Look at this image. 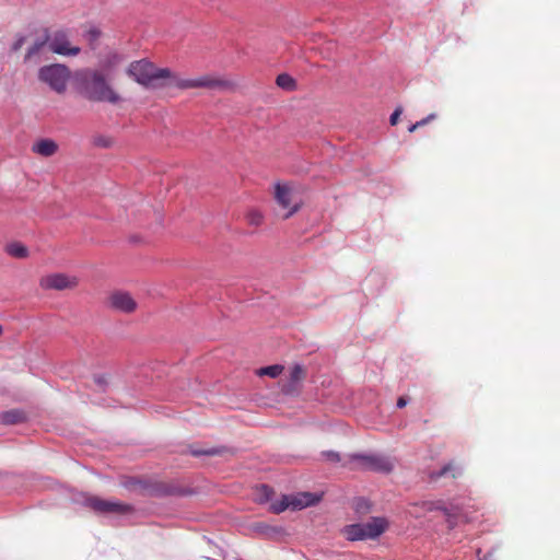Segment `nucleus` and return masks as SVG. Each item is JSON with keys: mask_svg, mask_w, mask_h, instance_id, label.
<instances>
[{"mask_svg": "<svg viewBox=\"0 0 560 560\" xmlns=\"http://www.w3.org/2000/svg\"><path fill=\"white\" fill-rule=\"evenodd\" d=\"M77 80L82 95L91 102L113 105L121 102V96L101 70L83 69L77 72Z\"/></svg>", "mask_w": 560, "mask_h": 560, "instance_id": "1", "label": "nucleus"}, {"mask_svg": "<svg viewBox=\"0 0 560 560\" xmlns=\"http://www.w3.org/2000/svg\"><path fill=\"white\" fill-rule=\"evenodd\" d=\"M127 74L145 89H172L174 71L170 68L156 67L153 62L141 59L133 61L127 69Z\"/></svg>", "mask_w": 560, "mask_h": 560, "instance_id": "2", "label": "nucleus"}, {"mask_svg": "<svg viewBox=\"0 0 560 560\" xmlns=\"http://www.w3.org/2000/svg\"><path fill=\"white\" fill-rule=\"evenodd\" d=\"M236 86L237 84L233 80L225 77L203 74L194 79H185L175 71L172 81V88L179 90L208 89L220 92H232Z\"/></svg>", "mask_w": 560, "mask_h": 560, "instance_id": "3", "label": "nucleus"}, {"mask_svg": "<svg viewBox=\"0 0 560 560\" xmlns=\"http://www.w3.org/2000/svg\"><path fill=\"white\" fill-rule=\"evenodd\" d=\"M45 45L48 46L51 52L61 56H78L81 51L80 47L70 43L68 33L60 30L47 35L44 40L34 43L28 48L25 60L33 59Z\"/></svg>", "mask_w": 560, "mask_h": 560, "instance_id": "4", "label": "nucleus"}, {"mask_svg": "<svg viewBox=\"0 0 560 560\" xmlns=\"http://www.w3.org/2000/svg\"><path fill=\"white\" fill-rule=\"evenodd\" d=\"M388 528L385 517H372L366 523L350 524L343 527L342 534L350 541L375 539Z\"/></svg>", "mask_w": 560, "mask_h": 560, "instance_id": "5", "label": "nucleus"}, {"mask_svg": "<svg viewBox=\"0 0 560 560\" xmlns=\"http://www.w3.org/2000/svg\"><path fill=\"white\" fill-rule=\"evenodd\" d=\"M70 78V69L61 63L47 65L38 70V80L57 94L66 93Z\"/></svg>", "mask_w": 560, "mask_h": 560, "instance_id": "6", "label": "nucleus"}, {"mask_svg": "<svg viewBox=\"0 0 560 560\" xmlns=\"http://www.w3.org/2000/svg\"><path fill=\"white\" fill-rule=\"evenodd\" d=\"M79 283L80 279L77 276L65 272L48 273L39 279V287L46 291L74 290Z\"/></svg>", "mask_w": 560, "mask_h": 560, "instance_id": "7", "label": "nucleus"}, {"mask_svg": "<svg viewBox=\"0 0 560 560\" xmlns=\"http://www.w3.org/2000/svg\"><path fill=\"white\" fill-rule=\"evenodd\" d=\"M86 505L100 514H128L133 511L132 506L119 501L104 500L98 497L86 499Z\"/></svg>", "mask_w": 560, "mask_h": 560, "instance_id": "8", "label": "nucleus"}, {"mask_svg": "<svg viewBox=\"0 0 560 560\" xmlns=\"http://www.w3.org/2000/svg\"><path fill=\"white\" fill-rule=\"evenodd\" d=\"M351 458L357 460L359 467L365 470L388 474L394 469L393 462L386 456L355 454Z\"/></svg>", "mask_w": 560, "mask_h": 560, "instance_id": "9", "label": "nucleus"}, {"mask_svg": "<svg viewBox=\"0 0 560 560\" xmlns=\"http://www.w3.org/2000/svg\"><path fill=\"white\" fill-rule=\"evenodd\" d=\"M107 306L118 313L132 314L138 308L137 301L130 293L125 291L113 292L106 302Z\"/></svg>", "mask_w": 560, "mask_h": 560, "instance_id": "10", "label": "nucleus"}, {"mask_svg": "<svg viewBox=\"0 0 560 560\" xmlns=\"http://www.w3.org/2000/svg\"><path fill=\"white\" fill-rule=\"evenodd\" d=\"M275 197L280 207L288 209V212L283 215V219L290 218L300 209V203L293 202L292 190L287 185L278 184L276 186Z\"/></svg>", "mask_w": 560, "mask_h": 560, "instance_id": "11", "label": "nucleus"}, {"mask_svg": "<svg viewBox=\"0 0 560 560\" xmlns=\"http://www.w3.org/2000/svg\"><path fill=\"white\" fill-rule=\"evenodd\" d=\"M58 143L49 138L40 139L32 145V152L43 158H50L55 155L58 152Z\"/></svg>", "mask_w": 560, "mask_h": 560, "instance_id": "12", "label": "nucleus"}, {"mask_svg": "<svg viewBox=\"0 0 560 560\" xmlns=\"http://www.w3.org/2000/svg\"><path fill=\"white\" fill-rule=\"evenodd\" d=\"M306 376L305 369L300 365L295 364L290 371V378L287 384L282 386V392L284 394H292L298 390V384L302 382Z\"/></svg>", "mask_w": 560, "mask_h": 560, "instance_id": "13", "label": "nucleus"}, {"mask_svg": "<svg viewBox=\"0 0 560 560\" xmlns=\"http://www.w3.org/2000/svg\"><path fill=\"white\" fill-rule=\"evenodd\" d=\"M290 500L292 510H302L316 504L320 500V497L311 492H302L296 495H290Z\"/></svg>", "mask_w": 560, "mask_h": 560, "instance_id": "14", "label": "nucleus"}, {"mask_svg": "<svg viewBox=\"0 0 560 560\" xmlns=\"http://www.w3.org/2000/svg\"><path fill=\"white\" fill-rule=\"evenodd\" d=\"M412 508L413 510L410 511V514L413 515L415 517L423 516L427 512H431L434 510H441L446 512V509L442 505L440 501H423L421 503H415Z\"/></svg>", "mask_w": 560, "mask_h": 560, "instance_id": "15", "label": "nucleus"}, {"mask_svg": "<svg viewBox=\"0 0 560 560\" xmlns=\"http://www.w3.org/2000/svg\"><path fill=\"white\" fill-rule=\"evenodd\" d=\"M26 420V415L21 409H11L0 413L1 424H18Z\"/></svg>", "mask_w": 560, "mask_h": 560, "instance_id": "16", "label": "nucleus"}, {"mask_svg": "<svg viewBox=\"0 0 560 560\" xmlns=\"http://www.w3.org/2000/svg\"><path fill=\"white\" fill-rule=\"evenodd\" d=\"M448 474L452 476V478L455 479L458 476H460V469L456 465H454L453 463H448L445 466H443L439 471L431 472L430 474V479L431 480H438L441 477H444V476H446Z\"/></svg>", "mask_w": 560, "mask_h": 560, "instance_id": "17", "label": "nucleus"}, {"mask_svg": "<svg viewBox=\"0 0 560 560\" xmlns=\"http://www.w3.org/2000/svg\"><path fill=\"white\" fill-rule=\"evenodd\" d=\"M5 252L14 258L23 259L28 257V249L22 243L13 242L7 245Z\"/></svg>", "mask_w": 560, "mask_h": 560, "instance_id": "18", "label": "nucleus"}, {"mask_svg": "<svg viewBox=\"0 0 560 560\" xmlns=\"http://www.w3.org/2000/svg\"><path fill=\"white\" fill-rule=\"evenodd\" d=\"M276 84L285 91H295L298 88L296 81L288 73H281L276 79Z\"/></svg>", "mask_w": 560, "mask_h": 560, "instance_id": "19", "label": "nucleus"}, {"mask_svg": "<svg viewBox=\"0 0 560 560\" xmlns=\"http://www.w3.org/2000/svg\"><path fill=\"white\" fill-rule=\"evenodd\" d=\"M101 35H102V33H101L100 28H97L96 26L90 25L86 28V31L84 33V37L89 42V45L91 46L92 49L96 48L98 40L101 38Z\"/></svg>", "mask_w": 560, "mask_h": 560, "instance_id": "20", "label": "nucleus"}, {"mask_svg": "<svg viewBox=\"0 0 560 560\" xmlns=\"http://www.w3.org/2000/svg\"><path fill=\"white\" fill-rule=\"evenodd\" d=\"M283 370H284L283 365L273 364V365H269V366L259 369L258 375L276 378L283 372Z\"/></svg>", "mask_w": 560, "mask_h": 560, "instance_id": "21", "label": "nucleus"}, {"mask_svg": "<svg viewBox=\"0 0 560 560\" xmlns=\"http://www.w3.org/2000/svg\"><path fill=\"white\" fill-rule=\"evenodd\" d=\"M291 500L290 495H282L281 500L273 502L270 505V510L272 513L279 514L287 509H291Z\"/></svg>", "mask_w": 560, "mask_h": 560, "instance_id": "22", "label": "nucleus"}, {"mask_svg": "<svg viewBox=\"0 0 560 560\" xmlns=\"http://www.w3.org/2000/svg\"><path fill=\"white\" fill-rule=\"evenodd\" d=\"M246 220L248 224L253 226H259L264 221V217L260 211L256 209H250L246 213Z\"/></svg>", "mask_w": 560, "mask_h": 560, "instance_id": "23", "label": "nucleus"}, {"mask_svg": "<svg viewBox=\"0 0 560 560\" xmlns=\"http://www.w3.org/2000/svg\"><path fill=\"white\" fill-rule=\"evenodd\" d=\"M190 454L195 457L207 455V456H213L220 454V450L218 448H190Z\"/></svg>", "mask_w": 560, "mask_h": 560, "instance_id": "24", "label": "nucleus"}, {"mask_svg": "<svg viewBox=\"0 0 560 560\" xmlns=\"http://www.w3.org/2000/svg\"><path fill=\"white\" fill-rule=\"evenodd\" d=\"M435 118L434 114H430L428 117L417 121L416 124L411 125L408 129L409 132H415L419 127H422L427 125L429 121Z\"/></svg>", "mask_w": 560, "mask_h": 560, "instance_id": "25", "label": "nucleus"}, {"mask_svg": "<svg viewBox=\"0 0 560 560\" xmlns=\"http://www.w3.org/2000/svg\"><path fill=\"white\" fill-rule=\"evenodd\" d=\"M259 492L261 493L262 498L266 501H268L271 498V495L273 494V490L267 485H261L259 487Z\"/></svg>", "mask_w": 560, "mask_h": 560, "instance_id": "26", "label": "nucleus"}, {"mask_svg": "<svg viewBox=\"0 0 560 560\" xmlns=\"http://www.w3.org/2000/svg\"><path fill=\"white\" fill-rule=\"evenodd\" d=\"M323 456L332 463H338L340 460V455L334 451H327L323 453Z\"/></svg>", "mask_w": 560, "mask_h": 560, "instance_id": "27", "label": "nucleus"}, {"mask_svg": "<svg viewBox=\"0 0 560 560\" xmlns=\"http://www.w3.org/2000/svg\"><path fill=\"white\" fill-rule=\"evenodd\" d=\"M402 109L401 107H397L394 113L390 115L389 122L390 125L395 126L398 122L399 116L401 115Z\"/></svg>", "mask_w": 560, "mask_h": 560, "instance_id": "28", "label": "nucleus"}, {"mask_svg": "<svg viewBox=\"0 0 560 560\" xmlns=\"http://www.w3.org/2000/svg\"><path fill=\"white\" fill-rule=\"evenodd\" d=\"M24 40H25V38H24V37H20V38H18V39L14 42V44L12 45V49H13L14 51H18L19 49H21V48H22V46H23V44H24Z\"/></svg>", "mask_w": 560, "mask_h": 560, "instance_id": "29", "label": "nucleus"}, {"mask_svg": "<svg viewBox=\"0 0 560 560\" xmlns=\"http://www.w3.org/2000/svg\"><path fill=\"white\" fill-rule=\"evenodd\" d=\"M94 382L100 387H103L106 384V378L104 376H95Z\"/></svg>", "mask_w": 560, "mask_h": 560, "instance_id": "30", "label": "nucleus"}, {"mask_svg": "<svg viewBox=\"0 0 560 560\" xmlns=\"http://www.w3.org/2000/svg\"><path fill=\"white\" fill-rule=\"evenodd\" d=\"M406 405H407V399L404 396H401L397 399L398 408H404Z\"/></svg>", "mask_w": 560, "mask_h": 560, "instance_id": "31", "label": "nucleus"}, {"mask_svg": "<svg viewBox=\"0 0 560 560\" xmlns=\"http://www.w3.org/2000/svg\"><path fill=\"white\" fill-rule=\"evenodd\" d=\"M2 332H3V328H2V326L0 325V336L2 335Z\"/></svg>", "mask_w": 560, "mask_h": 560, "instance_id": "32", "label": "nucleus"}]
</instances>
